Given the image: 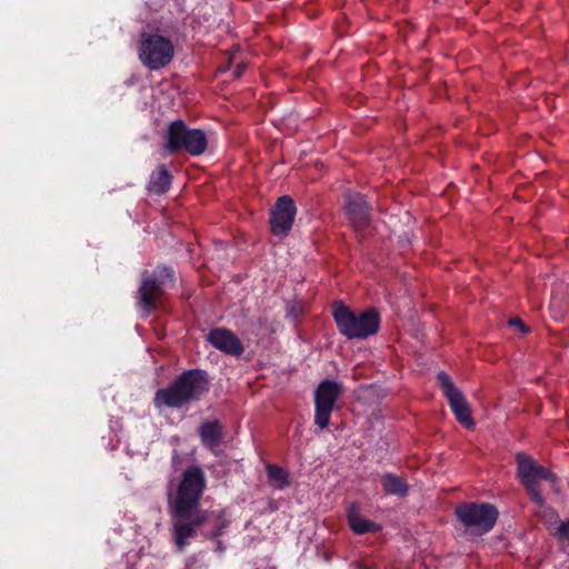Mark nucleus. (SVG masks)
<instances>
[{
  "label": "nucleus",
  "mask_w": 569,
  "mask_h": 569,
  "mask_svg": "<svg viewBox=\"0 0 569 569\" xmlns=\"http://www.w3.org/2000/svg\"><path fill=\"white\" fill-rule=\"evenodd\" d=\"M207 488V477L199 466H189L181 473L174 493L169 498V512L172 518V540L179 551H183L198 529L210 522L202 535L214 539L222 535L230 520L226 509L203 510L201 498Z\"/></svg>",
  "instance_id": "1"
},
{
  "label": "nucleus",
  "mask_w": 569,
  "mask_h": 569,
  "mask_svg": "<svg viewBox=\"0 0 569 569\" xmlns=\"http://www.w3.org/2000/svg\"><path fill=\"white\" fill-rule=\"evenodd\" d=\"M345 209L355 229L361 230L369 224L370 209L363 196L359 193H349L346 197Z\"/></svg>",
  "instance_id": "13"
},
{
  "label": "nucleus",
  "mask_w": 569,
  "mask_h": 569,
  "mask_svg": "<svg viewBox=\"0 0 569 569\" xmlns=\"http://www.w3.org/2000/svg\"><path fill=\"white\" fill-rule=\"evenodd\" d=\"M333 318L339 332L348 339H366L379 329V315L373 309L357 315L343 303L336 302Z\"/></svg>",
  "instance_id": "3"
},
{
  "label": "nucleus",
  "mask_w": 569,
  "mask_h": 569,
  "mask_svg": "<svg viewBox=\"0 0 569 569\" xmlns=\"http://www.w3.org/2000/svg\"><path fill=\"white\" fill-rule=\"evenodd\" d=\"M516 460L521 483L526 487L530 499L537 506L542 507L545 500L538 488V481L549 480L553 482L556 480L555 475L543 466L537 465L531 457L522 452L517 453Z\"/></svg>",
  "instance_id": "7"
},
{
  "label": "nucleus",
  "mask_w": 569,
  "mask_h": 569,
  "mask_svg": "<svg viewBox=\"0 0 569 569\" xmlns=\"http://www.w3.org/2000/svg\"><path fill=\"white\" fill-rule=\"evenodd\" d=\"M208 389L206 373L200 370H189L168 387L157 390L153 402L158 409L163 407L179 409L199 400Z\"/></svg>",
  "instance_id": "2"
},
{
  "label": "nucleus",
  "mask_w": 569,
  "mask_h": 569,
  "mask_svg": "<svg viewBox=\"0 0 569 569\" xmlns=\"http://www.w3.org/2000/svg\"><path fill=\"white\" fill-rule=\"evenodd\" d=\"M296 216V206L293 200L283 196L280 197L271 212V231L276 236H283L291 229Z\"/></svg>",
  "instance_id": "11"
},
{
  "label": "nucleus",
  "mask_w": 569,
  "mask_h": 569,
  "mask_svg": "<svg viewBox=\"0 0 569 569\" xmlns=\"http://www.w3.org/2000/svg\"><path fill=\"white\" fill-rule=\"evenodd\" d=\"M208 341L218 350L230 356L239 357L244 351L240 339L224 328L212 329L208 335Z\"/></svg>",
  "instance_id": "12"
},
{
  "label": "nucleus",
  "mask_w": 569,
  "mask_h": 569,
  "mask_svg": "<svg viewBox=\"0 0 569 569\" xmlns=\"http://www.w3.org/2000/svg\"><path fill=\"white\" fill-rule=\"evenodd\" d=\"M139 59L150 70H159L169 64L174 54L172 42L158 33H141L138 48Z\"/></svg>",
  "instance_id": "5"
},
{
  "label": "nucleus",
  "mask_w": 569,
  "mask_h": 569,
  "mask_svg": "<svg viewBox=\"0 0 569 569\" xmlns=\"http://www.w3.org/2000/svg\"><path fill=\"white\" fill-rule=\"evenodd\" d=\"M244 69H246V64H243V63H239V64L236 67L234 71H233V76H234V78H239V77L243 73V70H244Z\"/></svg>",
  "instance_id": "22"
},
{
  "label": "nucleus",
  "mask_w": 569,
  "mask_h": 569,
  "mask_svg": "<svg viewBox=\"0 0 569 569\" xmlns=\"http://www.w3.org/2000/svg\"><path fill=\"white\" fill-rule=\"evenodd\" d=\"M167 138L166 148L171 153L183 150L191 156H200L208 147L206 133L200 129H189L181 120L169 126Z\"/></svg>",
  "instance_id": "4"
},
{
  "label": "nucleus",
  "mask_w": 569,
  "mask_h": 569,
  "mask_svg": "<svg viewBox=\"0 0 569 569\" xmlns=\"http://www.w3.org/2000/svg\"><path fill=\"white\" fill-rule=\"evenodd\" d=\"M199 436L201 442L212 452H216L222 438V428L218 421H207L200 426Z\"/></svg>",
  "instance_id": "14"
},
{
  "label": "nucleus",
  "mask_w": 569,
  "mask_h": 569,
  "mask_svg": "<svg viewBox=\"0 0 569 569\" xmlns=\"http://www.w3.org/2000/svg\"><path fill=\"white\" fill-rule=\"evenodd\" d=\"M381 486L388 495L405 497L408 493V485L406 480L393 473H386L381 477Z\"/></svg>",
  "instance_id": "16"
},
{
  "label": "nucleus",
  "mask_w": 569,
  "mask_h": 569,
  "mask_svg": "<svg viewBox=\"0 0 569 569\" xmlns=\"http://www.w3.org/2000/svg\"><path fill=\"white\" fill-rule=\"evenodd\" d=\"M555 535H557L559 538L569 537V519L567 521H561L559 523Z\"/></svg>",
  "instance_id": "20"
},
{
  "label": "nucleus",
  "mask_w": 569,
  "mask_h": 569,
  "mask_svg": "<svg viewBox=\"0 0 569 569\" xmlns=\"http://www.w3.org/2000/svg\"><path fill=\"white\" fill-rule=\"evenodd\" d=\"M348 522L353 532L362 535L370 531H377L379 526L361 517L355 506L348 509Z\"/></svg>",
  "instance_id": "15"
},
{
  "label": "nucleus",
  "mask_w": 569,
  "mask_h": 569,
  "mask_svg": "<svg viewBox=\"0 0 569 569\" xmlns=\"http://www.w3.org/2000/svg\"><path fill=\"white\" fill-rule=\"evenodd\" d=\"M455 512L466 528L480 535L490 531L498 518L497 508L490 503H460Z\"/></svg>",
  "instance_id": "6"
},
{
  "label": "nucleus",
  "mask_w": 569,
  "mask_h": 569,
  "mask_svg": "<svg viewBox=\"0 0 569 569\" xmlns=\"http://www.w3.org/2000/svg\"><path fill=\"white\" fill-rule=\"evenodd\" d=\"M171 184V174L164 166H160L150 177L149 191L157 194L164 193Z\"/></svg>",
  "instance_id": "17"
},
{
  "label": "nucleus",
  "mask_w": 569,
  "mask_h": 569,
  "mask_svg": "<svg viewBox=\"0 0 569 569\" xmlns=\"http://www.w3.org/2000/svg\"><path fill=\"white\" fill-rule=\"evenodd\" d=\"M207 563L198 556L193 555L187 559L184 569H207Z\"/></svg>",
  "instance_id": "19"
},
{
  "label": "nucleus",
  "mask_w": 569,
  "mask_h": 569,
  "mask_svg": "<svg viewBox=\"0 0 569 569\" xmlns=\"http://www.w3.org/2000/svg\"><path fill=\"white\" fill-rule=\"evenodd\" d=\"M171 279V270L158 267L152 277H146L139 288V305L147 311L154 309L162 296L161 287Z\"/></svg>",
  "instance_id": "10"
},
{
  "label": "nucleus",
  "mask_w": 569,
  "mask_h": 569,
  "mask_svg": "<svg viewBox=\"0 0 569 569\" xmlns=\"http://www.w3.org/2000/svg\"><path fill=\"white\" fill-rule=\"evenodd\" d=\"M341 386L326 380L319 385L315 396V423L321 429L328 427L333 406L341 393Z\"/></svg>",
  "instance_id": "9"
},
{
  "label": "nucleus",
  "mask_w": 569,
  "mask_h": 569,
  "mask_svg": "<svg viewBox=\"0 0 569 569\" xmlns=\"http://www.w3.org/2000/svg\"><path fill=\"white\" fill-rule=\"evenodd\" d=\"M267 476L270 486L276 489H283L290 485L288 471L278 466L268 465Z\"/></svg>",
  "instance_id": "18"
},
{
  "label": "nucleus",
  "mask_w": 569,
  "mask_h": 569,
  "mask_svg": "<svg viewBox=\"0 0 569 569\" xmlns=\"http://www.w3.org/2000/svg\"><path fill=\"white\" fill-rule=\"evenodd\" d=\"M216 550L219 551V552H222L224 550V546H223V543L221 541L217 542Z\"/></svg>",
  "instance_id": "23"
},
{
  "label": "nucleus",
  "mask_w": 569,
  "mask_h": 569,
  "mask_svg": "<svg viewBox=\"0 0 569 569\" xmlns=\"http://www.w3.org/2000/svg\"><path fill=\"white\" fill-rule=\"evenodd\" d=\"M509 326L518 329L521 333L529 332V328L523 323V321L519 318H512L509 320Z\"/></svg>",
  "instance_id": "21"
},
{
  "label": "nucleus",
  "mask_w": 569,
  "mask_h": 569,
  "mask_svg": "<svg viewBox=\"0 0 569 569\" xmlns=\"http://www.w3.org/2000/svg\"><path fill=\"white\" fill-rule=\"evenodd\" d=\"M438 382L443 390L449 406L456 419L467 429L471 430L475 427V421L471 417L470 407L459 389L455 387L450 377L441 371L437 376Z\"/></svg>",
  "instance_id": "8"
}]
</instances>
